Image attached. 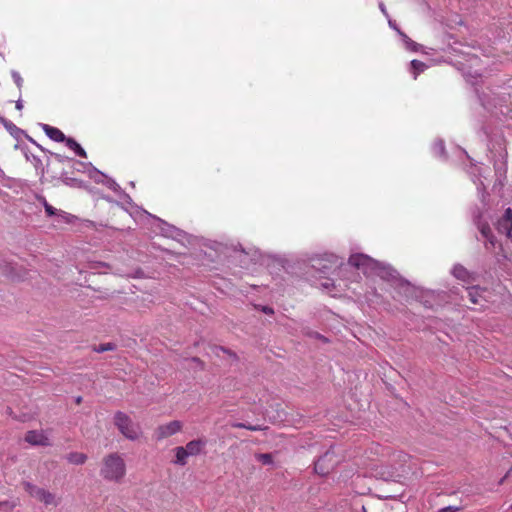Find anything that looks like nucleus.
I'll use <instances>...</instances> for the list:
<instances>
[{
  "label": "nucleus",
  "mask_w": 512,
  "mask_h": 512,
  "mask_svg": "<svg viewBox=\"0 0 512 512\" xmlns=\"http://www.w3.org/2000/svg\"><path fill=\"white\" fill-rule=\"evenodd\" d=\"M426 68H427V65L419 60L411 61V70L414 75V79L417 78L418 74L425 71Z\"/></svg>",
  "instance_id": "aec40b11"
},
{
  "label": "nucleus",
  "mask_w": 512,
  "mask_h": 512,
  "mask_svg": "<svg viewBox=\"0 0 512 512\" xmlns=\"http://www.w3.org/2000/svg\"><path fill=\"white\" fill-rule=\"evenodd\" d=\"M433 153L435 156L442 157L445 154L444 142L442 140H437L433 144Z\"/></svg>",
  "instance_id": "412c9836"
},
{
  "label": "nucleus",
  "mask_w": 512,
  "mask_h": 512,
  "mask_svg": "<svg viewBox=\"0 0 512 512\" xmlns=\"http://www.w3.org/2000/svg\"><path fill=\"white\" fill-rule=\"evenodd\" d=\"M349 264L362 270L366 275H377L383 280H398V272L390 265L379 262L366 254H352L349 257Z\"/></svg>",
  "instance_id": "f257e3e1"
},
{
  "label": "nucleus",
  "mask_w": 512,
  "mask_h": 512,
  "mask_svg": "<svg viewBox=\"0 0 512 512\" xmlns=\"http://www.w3.org/2000/svg\"><path fill=\"white\" fill-rule=\"evenodd\" d=\"M510 509L512 510V505L510 506Z\"/></svg>",
  "instance_id": "e433bc0d"
},
{
  "label": "nucleus",
  "mask_w": 512,
  "mask_h": 512,
  "mask_svg": "<svg viewBox=\"0 0 512 512\" xmlns=\"http://www.w3.org/2000/svg\"><path fill=\"white\" fill-rule=\"evenodd\" d=\"M45 212L48 216H53L57 214V209L50 205L47 207V209H45Z\"/></svg>",
  "instance_id": "cd10ccee"
},
{
  "label": "nucleus",
  "mask_w": 512,
  "mask_h": 512,
  "mask_svg": "<svg viewBox=\"0 0 512 512\" xmlns=\"http://www.w3.org/2000/svg\"><path fill=\"white\" fill-rule=\"evenodd\" d=\"M262 311L265 314H273L274 313L273 309L271 307H269V306H263L262 307Z\"/></svg>",
  "instance_id": "c85d7f7f"
},
{
  "label": "nucleus",
  "mask_w": 512,
  "mask_h": 512,
  "mask_svg": "<svg viewBox=\"0 0 512 512\" xmlns=\"http://www.w3.org/2000/svg\"><path fill=\"white\" fill-rule=\"evenodd\" d=\"M329 285H330V283H329L328 281H327V282H325V283H323V286H324L325 288H329Z\"/></svg>",
  "instance_id": "f704fd0d"
},
{
  "label": "nucleus",
  "mask_w": 512,
  "mask_h": 512,
  "mask_svg": "<svg viewBox=\"0 0 512 512\" xmlns=\"http://www.w3.org/2000/svg\"><path fill=\"white\" fill-rule=\"evenodd\" d=\"M66 142V145L74 150V152L80 156V157H83V158H86L87 157V154L85 152V150L72 138H66L65 140Z\"/></svg>",
  "instance_id": "f3484780"
},
{
  "label": "nucleus",
  "mask_w": 512,
  "mask_h": 512,
  "mask_svg": "<svg viewBox=\"0 0 512 512\" xmlns=\"http://www.w3.org/2000/svg\"><path fill=\"white\" fill-rule=\"evenodd\" d=\"M467 297L470 302L475 305H480L481 307H485V303L488 302L485 289H482L478 286H473L470 288H466Z\"/></svg>",
  "instance_id": "0eeeda50"
},
{
  "label": "nucleus",
  "mask_w": 512,
  "mask_h": 512,
  "mask_svg": "<svg viewBox=\"0 0 512 512\" xmlns=\"http://www.w3.org/2000/svg\"><path fill=\"white\" fill-rule=\"evenodd\" d=\"M42 203L45 209H47V207L50 206V204L46 201L45 198H42Z\"/></svg>",
  "instance_id": "72a5a7b5"
},
{
  "label": "nucleus",
  "mask_w": 512,
  "mask_h": 512,
  "mask_svg": "<svg viewBox=\"0 0 512 512\" xmlns=\"http://www.w3.org/2000/svg\"><path fill=\"white\" fill-rule=\"evenodd\" d=\"M462 510L461 506H447L438 510V512H458Z\"/></svg>",
  "instance_id": "bb28decb"
},
{
  "label": "nucleus",
  "mask_w": 512,
  "mask_h": 512,
  "mask_svg": "<svg viewBox=\"0 0 512 512\" xmlns=\"http://www.w3.org/2000/svg\"><path fill=\"white\" fill-rule=\"evenodd\" d=\"M189 457L188 453L184 449V447H176L175 448V460L174 463L177 465H185L187 463V458Z\"/></svg>",
  "instance_id": "dca6fc26"
},
{
  "label": "nucleus",
  "mask_w": 512,
  "mask_h": 512,
  "mask_svg": "<svg viewBox=\"0 0 512 512\" xmlns=\"http://www.w3.org/2000/svg\"><path fill=\"white\" fill-rule=\"evenodd\" d=\"M205 444L206 442L200 439L192 440L186 444L184 449L189 456H196L201 453L202 449L205 447Z\"/></svg>",
  "instance_id": "4468645a"
},
{
  "label": "nucleus",
  "mask_w": 512,
  "mask_h": 512,
  "mask_svg": "<svg viewBox=\"0 0 512 512\" xmlns=\"http://www.w3.org/2000/svg\"><path fill=\"white\" fill-rule=\"evenodd\" d=\"M16 108H17L18 110H21V109L23 108V104H22V101H21V100H18V101L16 102Z\"/></svg>",
  "instance_id": "473e14b6"
},
{
  "label": "nucleus",
  "mask_w": 512,
  "mask_h": 512,
  "mask_svg": "<svg viewBox=\"0 0 512 512\" xmlns=\"http://www.w3.org/2000/svg\"><path fill=\"white\" fill-rule=\"evenodd\" d=\"M181 429L182 423L178 420H174L167 424L159 426L155 430L154 436L158 441H160L178 433Z\"/></svg>",
  "instance_id": "423d86ee"
},
{
  "label": "nucleus",
  "mask_w": 512,
  "mask_h": 512,
  "mask_svg": "<svg viewBox=\"0 0 512 512\" xmlns=\"http://www.w3.org/2000/svg\"><path fill=\"white\" fill-rule=\"evenodd\" d=\"M388 23H389V26H390L392 29L396 30L398 33H399V31H401V30L397 27V25L395 24V22H394V21L389 20V21H388Z\"/></svg>",
  "instance_id": "c756f323"
},
{
  "label": "nucleus",
  "mask_w": 512,
  "mask_h": 512,
  "mask_svg": "<svg viewBox=\"0 0 512 512\" xmlns=\"http://www.w3.org/2000/svg\"><path fill=\"white\" fill-rule=\"evenodd\" d=\"M25 441L31 445L48 446L49 439L43 431L31 430L26 433Z\"/></svg>",
  "instance_id": "9d476101"
},
{
  "label": "nucleus",
  "mask_w": 512,
  "mask_h": 512,
  "mask_svg": "<svg viewBox=\"0 0 512 512\" xmlns=\"http://www.w3.org/2000/svg\"><path fill=\"white\" fill-rule=\"evenodd\" d=\"M11 75H12V78H13L15 84L17 85V87L21 88L22 84H23V79L20 76V74L16 71H12Z\"/></svg>",
  "instance_id": "a878e982"
},
{
  "label": "nucleus",
  "mask_w": 512,
  "mask_h": 512,
  "mask_svg": "<svg viewBox=\"0 0 512 512\" xmlns=\"http://www.w3.org/2000/svg\"><path fill=\"white\" fill-rule=\"evenodd\" d=\"M474 221H475V224L477 225L481 235L487 240V242L492 247H494L495 240H494V236L491 232L489 225L487 223L481 222L480 215H474Z\"/></svg>",
  "instance_id": "9b49d317"
},
{
  "label": "nucleus",
  "mask_w": 512,
  "mask_h": 512,
  "mask_svg": "<svg viewBox=\"0 0 512 512\" xmlns=\"http://www.w3.org/2000/svg\"><path fill=\"white\" fill-rule=\"evenodd\" d=\"M97 175L99 178H95V181L97 183H103L104 185H106L109 189L113 190L114 192L116 193H119L120 195L123 196V198L128 202L130 203L131 202V197L126 194L122 189L121 187L116 183L115 180L111 179V178H108L106 177L104 174L100 173L99 171H97Z\"/></svg>",
  "instance_id": "6e6552de"
},
{
  "label": "nucleus",
  "mask_w": 512,
  "mask_h": 512,
  "mask_svg": "<svg viewBox=\"0 0 512 512\" xmlns=\"http://www.w3.org/2000/svg\"><path fill=\"white\" fill-rule=\"evenodd\" d=\"M114 424L120 433L129 440H137L141 434V426L134 422L126 413L118 411L114 415Z\"/></svg>",
  "instance_id": "7ed1b4c3"
},
{
  "label": "nucleus",
  "mask_w": 512,
  "mask_h": 512,
  "mask_svg": "<svg viewBox=\"0 0 512 512\" xmlns=\"http://www.w3.org/2000/svg\"><path fill=\"white\" fill-rule=\"evenodd\" d=\"M15 506H16L15 502L2 501V502H0V511L11 512Z\"/></svg>",
  "instance_id": "5701e85b"
},
{
  "label": "nucleus",
  "mask_w": 512,
  "mask_h": 512,
  "mask_svg": "<svg viewBox=\"0 0 512 512\" xmlns=\"http://www.w3.org/2000/svg\"><path fill=\"white\" fill-rule=\"evenodd\" d=\"M338 462L335 452L332 449L328 450L315 462V472L321 476L327 475Z\"/></svg>",
  "instance_id": "39448f33"
},
{
  "label": "nucleus",
  "mask_w": 512,
  "mask_h": 512,
  "mask_svg": "<svg viewBox=\"0 0 512 512\" xmlns=\"http://www.w3.org/2000/svg\"><path fill=\"white\" fill-rule=\"evenodd\" d=\"M233 427L244 428V429H248V430H251V431H258V430H260L259 426L246 425L244 423H235V424H233Z\"/></svg>",
  "instance_id": "393cba45"
},
{
  "label": "nucleus",
  "mask_w": 512,
  "mask_h": 512,
  "mask_svg": "<svg viewBox=\"0 0 512 512\" xmlns=\"http://www.w3.org/2000/svg\"><path fill=\"white\" fill-rule=\"evenodd\" d=\"M257 459L264 465H270L273 462L272 455L268 453L259 454Z\"/></svg>",
  "instance_id": "b1692460"
},
{
  "label": "nucleus",
  "mask_w": 512,
  "mask_h": 512,
  "mask_svg": "<svg viewBox=\"0 0 512 512\" xmlns=\"http://www.w3.org/2000/svg\"><path fill=\"white\" fill-rule=\"evenodd\" d=\"M496 228L499 233L505 234L508 237L511 236L512 231V210L506 209L504 215L498 220Z\"/></svg>",
  "instance_id": "1a4fd4ad"
},
{
  "label": "nucleus",
  "mask_w": 512,
  "mask_h": 512,
  "mask_svg": "<svg viewBox=\"0 0 512 512\" xmlns=\"http://www.w3.org/2000/svg\"><path fill=\"white\" fill-rule=\"evenodd\" d=\"M316 337H319V338H321V339L325 340V338H324V337H322V336H319V334H316Z\"/></svg>",
  "instance_id": "c9c22d12"
},
{
  "label": "nucleus",
  "mask_w": 512,
  "mask_h": 512,
  "mask_svg": "<svg viewBox=\"0 0 512 512\" xmlns=\"http://www.w3.org/2000/svg\"><path fill=\"white\" fill-rule=\"evenodd\" d=\"M214 351H215V353H216L217 355H219V351H222V352L228 353V351H227V350H225L223 347H215Z\"/></svg>",
  "instance_id": "2f4dec72"
},
{
  "label": "nucleus",
  "mask_w": 512,
  "mask_h": 512,
  "mask_svg": "<svg viewBox=\"0 0 512 512\" xmlns=\"http://www.w3.org/2000/svg\"><path fill=\"white\" fill-rule=\"evenodd\" d=\"M126 473V465L117 453H112L103 459V466L101 468V476L109 481L119 482Z\"/></svg>",
  "instance_id": "f03ea898"
},
{
  "label": "nucleus",
  "mask_w": 512,
  "mask_h": 512,
  "mask_svg": "<svg viewBox=\"0 0 512 512\" xmlns=\"http://www.w3.org/2000/svg\"><path fill=\"white\" fill-rule=\"evenodd\" d=\"M41 127L50 139L56 142H64L66 140V136L58 128L52 127L48 124H41Z\"/></svg>",
  "instance_id": "ddd939ff"
},
{
  "label": "nucleus",
  "mask_w": 512,
  "mask_h": 512,
  "mask_svg": "<svg viewBox=\"0 0 512 512\" xmlns=\"http://www.w3.org/2000/svg\"><path fill=\"white\" fill-rule=\"evenodd\" d=\"M453 275L464 282H470L472 280L471 274L468 272V270L461 266V265H455L452 270Z\"/></svg>",
  "instance_id": "2eb2a0df"
},
{
  "label": "nucleus",
  "mask_w": 512,
  "mask_h": 512,
  "mask_svg": "<svg viewBox=\"0 0 512 512\" xmlns=\"http://www.w3.org/2000/svg\"><path fill=\"white\" fill-rule=\"evenodd\" d=\"M87 459V456L83 453H78V452H73V453H70L68 456H67V460L72 463V464H76V465H80V464H83L85 463Z\"/></svg>",
  "instance_id": "6ab92c4d"
},
{
  "label": "nucleus",
  "mask_w": 512,
  "mask_h": 512,
  "mask_svg": "<svg viewBox=\"0 0 512 512\" xmlns=\"http://www.w3.org/2000/svg\"><path fill=\"white\" fill-rule=\"evenodd\" d=\"M399 35L400 37L402 38V41L404 42L405 44V47L406 49L408 50H411V51H418L420 45L417 44L416 42H414L413 40H411L405 33H403L402 31H399Z\"/></svg>",
  "instance_id": "a211bd4d"
},
{
  "label": "nucleus",
  "mask_w": 512,
  "mask_h": 512,
  "mask_svg": "<svg viewBox=\"0 0 512 512\" xmlns=\"http://www.w3.org/2000/svg\"><path fill=\"white\" fill-rule=\"evenodd\" d=\"M379 8H380L381 12H382L386 17H388L387 10H386V8H385V6H384V4H383V3H380V4H379Z\"/></svg>",
  "instance_id": "7c9ffc66"
},
{
  "label": "nucleus",
  "mask_w": 512,
  "mask_h": 512,
  "mask_svg": "<svg viewBox=\"0 0 512 512\" xmlns=\"http://www.w3.org/2000/svg\"><path fill=\"white\" fill-rule=\"evenodd\" d=\"M159 222H160V229H161V232L162 234L165 236V237H170V238H173V239H178L179 237H181L183 235V231L176 228L175 226H172L160 219H158Z\"/></svg>",
  "instance_id": "f8f14e48"
},
{
  "label": "nucleus",
  "mask_w": 512,
  "mask_h": 512,
  "mask_svg": "<svg viewBox=\"0 0 512 512\" xmlns=\"http://www.w3.org/2000/svg\"><path fill=\"white\" fill-rule=\"evenodd\" d=\"M23 485L25 491L29 493L30 496L36 498L38 501L44 503L45 505L56 506L58 504L55 495L50 493L49 491L37 487L30 482H24Z\"/></svg>",
  "instance_id": "20e7f679"
},
{
  "label": "nucleus",
  "mask_w": 512,
  "mask_h": 512,
  "mask_svg": "<svg viewBox=\"0 0 512 512\" xmlns=\"http://www.w3.org/2000/svg\"><path fill=\"white\" fill-rule=\"evenodd\" d=\"M115 347L116 346L113 343H105V344H100L98 346H94L93 350L97 353H103L106 351L114 350Z\"/></svg>",
  "instance_id": "4be33fe9"
}]
</instances>
